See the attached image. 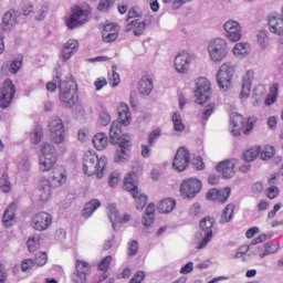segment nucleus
<instances>
[{"mask_svg": "<svg viewBox=\"0 0 283 283\" xmlns=\"http://www.w3.org/2000/svg\"><path fill=\"white\" fill-rule=\"evenodd\" d=\"M105 167H107V157H101L92 151H87L83 158V170L86 176H94L101 179L103 178V171H105Z\"/></svg>", "mask_w": 283, "mask_h": 283, "instance_id": "1", "label": "nucleus"}, {"mask_svg": "<svg viewBox=\"0 0 283 283\" xmlns=\"http://www.w3.org/2000/svg\"><path fill=\"white\" fill-rule=\"evenodd\" d=\"M253 125H255V118L249 117L245 122L244 117L238 113H232L230 115V127L232 136H242V134H245V136H249L251 132L253 130Z\"/></svg>", "mask_w": 283, "mask_h": 283, "instance_id": "2", "label": "nucleus"}, {"mask_svg": "<svg viewBox=\"0 0 283 283\" xmlns=\"http://www.w3.org/2000/svg\"><path fill=\"white\" fill-rule=\"evenodd\" d=\"M138 177L134 172H129L128 176L124 179V189L129 191L133 198L136 200V209L143 211L147 207V195H143L138 191Z\"/></svg>", "mask_w": 283, "mask_h": 283, "instance_id": "3", "label": "nucleus"}, {"mask_svg": "<svg viewBox=\"0 0 283 283\" xmlns=\"http://www.w3.org/2000/svg\"><path fill=\"white\" fill-rule=\"evenodd\" d=\"M208 53L213 63H222L229 54V45L227 40L222 38H216L208 44Z\"/></svg>", "mask_w": 283, "mask_h": 283, "instance_id": "4", "label": "nucleus"}, {"mask_svg": "<svg viewBox=\"0 0 283 283\" xmlns=\"http://www.w3.org/2000/svg\"><path fill=\"white\" fill-rule=\"evenodd\" d=\"M60 101L66 107H74L78 103V93L72 82H60Z\"/></svg>", "mask_w": 283, "mask_h": 283, "instance_id": "5", "label": "nucleus"}, {"mask_svg": "<svg viewBox=\"0 0 283 283\" xmlns=\"http://www.w3.org/2000/svg\"><path fill=\"white\" fill-rule=\"evenodd\" d=\"M195 96L198 105H205L211 98V82L206 77L197 78Z\"/></svg>", "mask_w": 283, "mask_h": 283, "instance_id": "6", "label": "nucleus"}, {"mask_svg": "<svg viewBox=\"0 0 283 283\" xmlns=\"http://www.w3.org/2000/svg\"><path fill=\"white\" fill-rule=\"evenodd\" d=\"M49 130L51 134V140L55 143V145H63V143H65V124H63L62 118H51L49 123Z\"/></svg>", "mask_w": 283, "mask_h": 283, "instance_id": "7", "label": "nucleus"}, {"mask_svg": "<svg viewBox=\"0 0 283 283\" xmlns=\"http://www.w3.org/2000/svg\"><path fill=\"white\" fill-rule=\"evenodd\" d=\"M17 94V86L12 80H6L0 88V107L1 109H8L14 101V95Z\"/></svg>", "mask_w": 283, "mask_h": 283, "instance_id": "8", "label": "nucleus"}, {"mask_svg": "<svg viewBox=\"0 0 283 283\" xmlns=\"http://www.w3.org/2000/svg\"><path fill=\"white\" fill-rule=\"evenodd\" d=\"M235 72V69L231 63H223L218 73H217V83L220 87V90H223L227 92L229 87H231V78H233V74Z\"/></svg>", "mask_w": 283, "mask_h": 283, "instance_id": "9", "label": "nucleus"}, {"mask_svg": "<svg viewBox=\"0 0 283 283\" xmlns=\"http://www.w3.org/2000/svg\"><path fill=\"white\" fill-rule=\"evenodd\" d=\"M200 191H202V181L198 178L186 179L180 186L181 196L189 200L196 198Z\"/></svg>", "mask_w": 283, "mask_h": 283, "instance_id": "10", "label": "nucleus"}, {"mask_svg": "<svg viewBox=\"0 0 283 283\" xmlns=\"http://www.w3.org/2000/svg\"><path fill=\"white\" fill-rule=\"evenodd\" d=\"M87 17H90L88 10H83L80 7H76L66 20V27L69 30H76V28H81V25L87 23Z\"/></svg>", "mask_w": 283, "mask_h": 283, "instance_id": "11", "label": "nucleus"}, {"mask_svg": "<svg viewBox=\"0 0 283 283\" xmlns=\"http://www.w3.org/2000/svg\"><path fill=\"white\" fill-rule=\"evenodd\" d=\"M216 220L213 218L206 217L200 221V229L201 233L200 235L202 237L201 242L198 245V249H205L210 242L211 239L213 238V224Z\"/></svg>", "mask_w": 283, "mask_h": 283, "instance_id": "12", "label": "nucleus"}, {"mask_svg": "<svg viewBox=\"0 0 283 283\" xmlns=\"http://www.w3.org/2000/svg\"><path fill=\"white\" fill-rule=\"evenodd\" d=\"M30 226L34 231H48L52 227V214L41 211L31 218Z\"/></svg>", "mask_w": 283, "mask_h": 283, "instance_id": "13", "label": "nucleus"}, {"mask_svg": "<svg viewBox=\"0 0 283 283\" xmlns=\"http://www.w3.org/2000/svg\"><path fill=\"white\" fill-rule=\"evenodd\" d=\"M92 273V266L86 261L76 260L75 272L71 275L74 283H86L87 275Z\"/></svg>", "mask_w": 283, "mask_h": 283, "instance_id": "14", "label": "nucleus"}, {"mask_svg": "<svg viewBox=\"0 0 283 283\" xmlns=\"http://www.w3.org/2000/svg\"><path fill=\"white\" fill-rule=\"evenodd\" d=\"M191 160V155L189 154V150L185 147H180L172 161V167L176 171H185L187 167H189V163Z\"/></svg>", "mask_w": 283, "mask_h": 283, "instance_id": "15", "label": "nucleus"}, {"mask_svg": "<svg viewBox=\"0 0 283 283\" xmlns=\"http://www.w3.org/2000/svg\"><path fill=\"white\" fill-rule=\"evenodd\" d=\"M193 55L187 52H181L175 57V70L178 74H188L191 67Z\"/></svg>", "mask_w": 283, "mask_h": 283, "instance_id": "16", "label": "nucleus"}, {"mask_svg": "<svg viewBox=\"0 0 283 283\" xmlns=\"http://www.w3.org/2000/svg\"><path fill=\"white\" fill-rule=\"evenodd\" d=\"M223 28L226 31V36L229 39V41L235 43L242 39V25H240V22L229 20L224 23Z\"/></svg>", "mask_w": 283, "mask_h": 283, "instance_id": "17", "label": "nucleus"}, {"mask_svg": "<svg viewBox=\"0 0 283 283\" xmlns=\"http://www.w3.org/2000/svg\"><path fill=\"white\" fill-rule=\"evenodd\" d=\"M270 32L277 34L281 45H283V18L280 13H271L269 15Z\"/></svg>", "mask_w": 283, "mask_h": 283, "instance_id": "18", "label": "nucleus"}, {"mask_svg": "<svg viewBox=\"0 0 283 283\" xmlns=\"http://www.w3.org/2000/svg\"><path fill=\"white\" fill-rule=\"evenodd\" d=\"M238 165V159H227L217 165V171L221 174L222 178L229 179L235 176V166Z\"/></svg>", "mask_w": 283, "mask_h": 283, "instance_id": "19", "label": "nucleus"}, {"mask_svg": "<svg viewBox=\"0 0 283 283\" xmlns=\"http://www.w3.org/2000/svg\"><path fill=\"white\" fill-rule=\"evenodd\" d=\"M119 122H113L111 129H109V142L111 145H120L125 138L129 140V135H123V130L120 129Z\"/></svg>", "mask_w": 283, "mask_h": 283, "instance_id": "20", "label": "nucleus"}, {"mask_svg": "<svg viewBox=\"0 0 283 283\" xmlns=\"http://www.w3.org/2000/svg\"><path fill=\"white\" fill-rule=\"evenodd\" d=\"M147 25H151V20L139 21L135 19L125 25V32H134L135 36H143Z\"/></svg>", "mask_w": 283, "mask_h": 283, "instance_id": "21", "label": "nucleus"}, {"mask_svg": "<svg viewBox=\"0 0 283 283\" xmlns=\"http://www.w3.org/2000/svg\"><path fill=\"white\" fill-rule=\"evenodd\" d=\"M76 52H78V40L71 39L64 43L60 57L65 63L70 61Z\"/></svg>", "mask_w": 283, "mask_h": 283, "instance_id": "22", "label": "nucleus"}, {"mask_svg": "<svg viewBox=\"0 0 283 283\" xmlns=\"http://www.w3.org/2000/svg\"><path fill=\"white\" fill-rule=\"evenodd\" d=\"M129 147H132L130 139L124 138V140L120 142L119 147L115 153L114 161L125 163V160H128L130 153Z\"/></svg>", "mask_w": 283, "mask_h": 283, "instance_id": "23", "label": "nucleus"}, {"mask_svg": "<svg viewBox=\"0 0 283 283\" xmlns=\"http://www.w3.org/2000/svg\"><path fill=\"white\" fill-rule=\"evenodd\" d=\"M52 198V184L48 179H41L39 184V200L45 203Z\"/></svg>", "mask_w": 283, "mask_h": 283, "instance_id": "24", "label": "nucleus"}, {"mask_svg": "<svg viewBox=\"0 0 283 283\" xmlns=\"http://www.w3.org/2000/svg\"><path fill=\"white\" fill-rule=\"evenodd\" d=\"M17 17H19L17 11H14V10L7 11L2 17L1 29L4 32L12 30L14 28V25H17V23H18Z\"/></svg>", "mask_w": 283, "mask_h": 283, "instance_id": "25", "label": "nucleus"}, {"mask_svg": "<svg viewBox=\"0 0 283 283\" xmlns=\"http://www.w3.org/2000/svg\"><path fill=\"white\" fill-rule=\"evenodd\" d=\"M255 76V73L252 70L247 71L245 75L242 77V87H241V98H249L251 94L252 81Z\"/></svg>", "mask_w": 283, "mask_h": 283, "instance_id": "26", "label": "nucleus"}, {"mask_svg": "<svg viewBox=\"0 0 283 283\" xmlns=\"http://www.w3.org/2000/svg\"><path fill=\"white\" fill-rule=\"evenodd\" d=\"M103 41L105 43H112L118 39V25L111 23L104 27V31L102 33Z\"/></svg>", "mask_w": 283, "mask_h": 283, "instance_id": "27", "label": "nucleus"}, {"mask_svg": "<svg viewBox=\"0 0 283 283\" xmlns=\"http://www.w3.org/2000/svg\"><path fill=\"white\" fill-rule=\"evenodd\" d=\"M118 113V122L120 126L127 127L132 123V112H129V107L127 104H120L117 108Z\"/></svg>", "mask_w": 283, "mask_h": 283, "instance_id": "28", "label": "nucleus"}, {"mask_svg": "<svg viewBox=\"0 0 283 283\" xmlns=\"http://www.w3.org/2000/svg\"><path fill=\"white\" fill-rule=\"evenodd\" d=\"M154 91V80L150 77L144 76L140 78L138 84V92L143 96H149L151 92Z\"/></svg>", "mask_w": 283, "mask_h": 283, "instance_id": "29", "label": "nucleus"}, {"mask_svg": "<svg viewBox=\"0 0 283 283\" xmlns=\"http://www.w3.org/2000/svg\"><path fill=\"white\" fill-rule=\"evenodd\" d=\"M14 211H17V205L10 203V206L6 209L3 217H2V224L7 228L12 227L14 224Z\"/></svg>", "mask_w": 283, "mask_h": 283, "instance_id": "30", "label": "nucleus"}, {"mask_svg": "<svg viewBox=\"0 0 283 283\" xmlns=\"http://www.w3.org/2000/svg\"><path fill=\"white\" fill-rule=\"evenodd\" d=\"M156 218V205L149 203L146 208L145 214L142 219L144 227H151Z\"/></svg>", "mask_w": 283, "mask_h": 283, "instance_id": "31", "label": "nucleus"}, {"mask_svg": "<svg viewBox=\"0 0 283 283\" xmlns=\"http://www.w3.org/2000/svg\"><path fill=\"white\" fill-rule=\"evenodd\" d=\"M56 165V156L55 155H48V156H40V170L41 171H50Z\"/></svg>", "mask_w": 283, "mask_h": 283, "instance_id": "32", "label": "nucleus"}, {"mask_svg": "<svg viewBox=\"0 0 283 283\" xmlns=\"http://www.w3.org/2000/svg\"><path fill=\"white\" fill-rule=\"evenodd\" d=\"M157 209L159 213H171V211L176 209V199H172V198L163 199L158 203Z\"/></svg>", "mask_w": 283, "mask_h": 283, "instance_id": "33", "label": "nucleus"}, {"mask_svg": "<svg viewBox=\"0 0 283 283\" xmlns=\"http://www.w3.org/2000/svg\"><path fill=\"white\" fill-rule=\"evenodd\" d=\"M108 218L112 222V227L114 229V231H116V224H118V222H123L120 214L118 213V209H116V205L111 203L108 205Z\"/></svg>", "mask_w": 283, "mask_h": 283, "instance_id": "34", "label": "nucleus"}, {"mask_svg": "<svg viewBox=\"0 0 283 283\" xmlns=\"http://www.w3.org/2000/svg\"><path fill=\"white\" fill-rule=\"evenodd\" d=\"M108 218L112 222V227L114 229V231H116V224H118V222H123L120 214L118 213V209H116V205L111 203L108 205Z\"/></svg>", "mask_w": 283, "mask_h": 283, "instance_id": "35", "label": "nucleus"}, {"mask_svg": "<svg viewBox=\"0 0 283 283\" xmlns=\"http://www.w3.org/2000/svg\"><path fill=\"white\" fill-rule=\"evenodd\" d=\"M234 211H235V205L228 203L223 210V213L221 214L220 220H219L220 224H227L228 222H231V220H233Z\"/></svg>", "mask_w": 283, "mask_h": 283, "instance_id": "36", "label": "nucleus"}, {"mask_svg": "<svg viewBox=\"0 0 283 283\" xmlns=\"http://www.w3.org/2000/svg\"><path fill=\"white\" fill-rule=\"evenodd\" d=\"M93 145L98 151H103L107 147V135L98 133L93 137Z\"/></svg>", "mask_w": 283, "mask_h": 283, "instance_id": "37", "label": "nucleus"}, {"mask_svg": "<svg viewBox=\"0 0 283 283\" xmlns=\"http://www.w3.org/2000/svg\"><path fill=\"white\" fill-rule=\"evenodd\" d=\"M98 207H101V200L92 199L91 201H88L85 205V207L83 209V217L84 218L92 217V213H94V211H96V209H98Z\"/></svg>", "mask_w": 283, "mask_h": 283, "instance_id": "38", "label": "nucleus"}, {"mask_svg": "<svg viewBox=\"0 0 283 283\" xmlns=\"http://www.w3.org/2000/svg\"><path fill=\"white\" fill-rule=\"evenodd\" d=\"M256 41L260 48H262V50H266V48H269V45L271 44V38H269V31L266 30L259 31L256 34Z\"/></svg>", "mask_w": 283, "mask_h": 283, "instance_id": "39", "label": "nucleus"}, {"mask_svg": "<svg viewBox=\"0 0 283 283\" xmlns=\"http://www.w3.org/2000/svg\"><path fill=\"white\" fill-rule=\"evenodd\" d=\"M249 52H251V46L247 42H239L233 48L235 56H248Z\"/></svg>", "mask_w": 283, "mask_h": 283, "instance_id": "40", "label": "nucleus"}, {"mask_svg": "<svg viewBox=\"0 0 283 283\" xmlns=\"http://www.w3.org/2000/svg\"><path fill=\"white\" fill-rule=\"evenodd\" d=\"M260 151H262V148L260 146L250 148L243 154V159L245 160V163H253V159L260 156Z\"/></svg>", "mask_w": 283, "mask_h": 283, "instance_id": "41", "label": "nucleus"}, {"mask_svg": "<svg viewBox=\"0 0 283 283\" xmlns=\"http://www.w3.org/2000/svg\"><path fill=\"white\" fill-rule=\"evenodd\" d=\"M275 156V147L273 146H265L264 149L260 151L261 160H271Z\"/></svg>", "mask_w": 283, "mask_h": 283, "instance_id": "42", "label": "nucleus"}, {"mask_svg": "<svg viewBox=\"0 0 283 283\" xmlns=\"http://www.w3.org/2000/svg\"><path fill=\"white\" fill-rule=\"evenodd\" d=\"M264 249V252L260 254L262 259L266 258V255H271V253H277L280 243H265Z\"/></svg>", "mask_w": 283, "mask_h": 283, "instance_id": "43", "label": "nucleus"}, {"mask_svg": "<svg viewBox=\"0 0 283 283\" xmlns=\"http://www.w3.org/2000/svg\"><path fill=\"white\" fill-rule=\"evenodd\" d=\"M161 136H163V130H160V128L154 129L148 136V145L150 147H154V145L158 143V138H160Z\"/></svg>", "mask_w": 283, "mask_h": 283, "instance_id": "44", "label": "nucleus"}, {"mask_svg": "<svg viewBox=\"0 0 283 283\" xmlns=\"http://www.w3.org/2000/svg\"><path fill=\"white\" fill-rule=\"evenodd\" d=\"M172 123L175 132H185V124L182 123V117H180V114L175 113L172 115Z\"/></svg>", "mask_w": 283, "mask_h": 283, "instance_id": "45", "label": "nucleus"}, {"mask_svg": "<svg viewBox=\"0 0 283 283\" xmlns=\"http://www.w3.org/2000/svg\"><path fill=\"white\" fill-rule=\"evenodd\" d=\"M230 196H231V188H224V189L218 190L217 200L221 205H224V202H227V200H229Z\"/></svg>", "mask_w": 283, "mask_h": 283, "instance_id": "46", "label": "nucleus"}, {"mask_svg": "<svg viewBox=\"0 0 283 283\" xmlns=\"http://www.w3.org/2000/svg\"><path fill=\"white\" fill-rule=\"evenodd\" d=\"M277 90H279V84L274 83L271 87L272 95H269L265 99V105H273L277 98Z\"/></svg>", "mask_w": 283, "mask_h": 283, "instance_id": "47", "label": "nucleus"}, {"mask_svg": "<svg viewBox=\"0 0 283 283\" xmlns=\"http://www.w3.org/2000/svg\"><path fill=\"white\" fill-rule=\"evenodd\" d=\"M108 83L111 87H116L120 84V75L116 71L108 73Z\"/></svg>", "mask_w": 283, "mask_h": 283, "instance_id": "48", "label": "nucleus"}, {"mask_svg": "<svg viewBox=\"0 0 283 283\" xmlns=\"http://www.w3.org/2000/svg\"><path fill=\"white\" fill-rule=\"evenodd\" d=\"M140 17H143V13L139 12L138 8L136 7L130 8L126 19V24L129 23L130 21H134L135 19H140Z\"/></svg>", "mask_w": 283, "mask_h": 283, "instance_id": "49", "label": "nucleus"}, {"mask_svg": "<svg viewBox=\"0 0 283 283\" xmlns=\"http://www.w3.org/2000/svg\"><path fill=\"white\" fill-rule=\"evenodd\" d=\"M114 1L116 0H99V4L97 6L98 12H107L114 6Z\"/></svg>", "mask_w": 283, "mask_h": 283, "instance_id": "50", "label": "nucleus"}, {"mask_svg": "<svg viewBox=\"0 0 283 283\" xmlns=\"http://www.w3.org/2000/svg\"><path fill=\"white\" fill-rule=\"evenodd\" d=\"M0 182L2 185V191L4 193H10V190L12 189V184H10V179L8 178V175L3 174Z\"/></svg>", "mask_w": 283, "mask_h": 283, "instance_id": "51", "label": "nucleus"}, {"mask_svg": "<svg viewBox=\"0 0 283 283\" xmlns=\"http://www.w3.org/2000/svg\"><path fill=\"white\" fill-rule=\"evenodd\" d=\"M30 253H34L39 249V237H31L27 242Z\"/></svg>", "mask_w": 283, "mask_h": 283, "instance_id": "52", "label": "nucleus"}, {"mask_svg": "<svg viewBox=\"0 0 283 283\" xmlns=\"http://www.w3.org/2000/svg\"><path fill=\"white\" fill-rule=\"evenodd\" d=\"M34 264H36V266H45V264H48V254L40 252L34 259Z\"/></svg>", "mask_w": 283, "mask_h": 283, "instance_id": "53", "label": "nucleus"}, {"mask_svg": "<svg viewBox=\"0 0 283 283\" xmlns=\"http://www.w3.org/2000/svg\"><path fill=\"white\" fill-rule=\"evenodd\" d=\"M109 264H112V255H107L99 262L98 270L107 272L109 271Z\"/></svg>", "mask_w": 283, "mask_h": 283, "instance_id": "54", "label": "nucleus"}, {"mask_svg": "<svg viewBox=\"0 0 283 283\" xmlns=\"http://www.w3.org/2000/svg\"><path fill=\"white\" fill-rule=\"evenodd\" d=\"M138 253V241L133 240L128 243V255L129 258H134Z\"/></svg>", "mask_w": 283, "mask_h": 283, "instance_id": "55", "label": "nucleus"}, {"mask_svg": "<svg viewBox=\"0 0 283 283\" xmlns=\"http://www.w3.org/2000/svg\"><path fill=\"white\" fill-rule=\"evenodd\" d=\"M42 155L41 156H54L56 149H54V146L52 144H44L42 146Z\"/></svg>", "mask_w": 283, "mask_h": 283, "instance_id": "56", "label": "nucleus"}, {"mask_svg": "<svg viewBox=\"0 0 283 283\" xmlns=\"http://www.w3.org/2000/svg\"><path fill=\"white\" fill-rule=\"evenodd\" d=\"M34 264V259H24L21 263V271H23V273H27V271H30V269H32Z\"/></svg>", "mask_w": 283, "mask_h": 283, "instance_id": "57", "label": "nucleus"}, {"mask_svg": "<svg viewBox=\"0 0 283 283\" xmlns=\"http://www.w3.org/2000/svg\"><path fill=\"white\" fill-rule=\"evenodd\" d=\"M216 109V104H208L202 113V120H209V116L213 114Z\"/></svg>", "mask_w": 283, "mask_h": 283, "instance_id": "58", "label": "nucleus"}, {"mask_svg": "<svg viewBox=\"0 0 283 283\" xmlns=\"http://www.w3.org/2000/svg\"><path fill=\"white\" fill-rule=\"evenodd\" d=\"M120 179V174H118L117 171H114L113 174H111L109 178H108V185L109 187H116V185H118Z\"/></svg>", "mask_w": 283, "mask_h": 283, "instance_id": "59", "label": "nucleus"}, {"mask_svg": "<svg viewBox=\"0 0 283 283\" xmlns=\"http://www.w3.org/2000/svg\"><path fill=\"white\" fill-rule=\"evenodd\" d=\"M111 122H112V117L108 115L107 112L101 113L99 123L101 125H103V127H107V125H109Z\"/></svg>", "mask_w": 283, "mask_h": 283, "instance_id": "60", "label": "nucleus"}, {"mask_svg": "<svg viewBox=\"0 0 283 283\" xmlns=\"http://www.w3.org/2000/svg\"><path fill=\"white\" fill-rule=\"evenodd\" d=\"M23 65V61L21 60H15L11 63L10 65V72L11 74H17L21 70V66Z\"/></svg>", "mask_w": 283, "mask_h": 283, "instance_id": "61", "label": "nucleus"}, {"mask_svg": "<svg viewBox=\"0 0 283 283\" xmlns=\"http://www.w3.org/2000/svg\"><path fill=\"white\" fill-rule=\"evenodd\" d=\"M53 180L57 182V185H65L67 177L63 172L55 174L53 176Z\"/></svg>", "mask_w": 283, "mask_h": 283, "instance_id": "62", "label": "nucleus"}, {"mask_svg": "<svg viewBox=\"0 0 283 283\" xmlns=\"http://www.w3.org/2000/svg\"><path fill=\"white\" fill-rule=\"evenodd\" d=\"M279 193H280V189L277 187L272 186L268 188V197L270 198V200L277 198Z\"/></svg>", "mask_w": 283, "mask_h": 283, "instance_id": "63", "label": "nucleus"}, {"mask_svg": "<svg viewBox=\"0 0 283 283\" xmlns=\"http://www.w3.org/2000/svg\"><path fill=\"white\" fill-rule=\"evenodd\" d=\"M145 280V273L143 271L136 272L134 277L129 281V283H140Z\"/></svg>", "mask_w": 283, "mask_h": 283, "instance_id": "64", "label": "nucleus"}]
</instances>
